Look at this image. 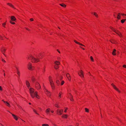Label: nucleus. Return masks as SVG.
<instances>
[{
	"instance_id": "49530a36",
	"label": "nucleus",
	"mask_w": 126,
	"mask_h": 126,
	"mask_svg": "<svg viewBox=\"0 0 126 126\" xmlns=\"http://www.w3.org/2000/svg\"><path fill=\"white\" fill-rule=\"evenodd\" d=\"M2 60L3 62H6L5 61V60H3V59H2Z\"/></svg>"
},
{
	"instance_id": "39448f33",
	"label": "nucleus",
	"mask_w": 126,
	"mask_h": 126,
	"mask_svg": "<svg viewBox=\"0 0 126 126\" xmlns=\"http://www.w3.org/2000/svg\"><path fill=\"white\" fill-rule=\"evenodd\" d=\"M35 86L36 88L38 89H39L41 88V86L39 84L36 82L35 84Z\"/></svg>"
},
{
	"instance_id": "bb28decb",
	"label": "nucleus",
	"mask_w": 126,
	"mask_h": 126,
	"mask_svg": "<svg viewBox=\"0 0 126 126\" xmlns=\"http://www.w3.org/2000/svg\"><path fill=\"white\" fill-rule=\"evenodd\" d=\"M126 20V19H123L121 20V22L122 23H123L125 22Z\"/></svg>"
},
{
	"instance_id": "de8ad7c7",
	"label": "nucleus",
	"mask_w": 126,
	"mask_h": 126,
	"mask_svg": "<svg viewBox=\"0 0 126 126\" xmlns=\"http://www.w3.org/2000/svg\"><path fill=\"white\" fill-rule=\"evenodd\" d=\"M30 20L31 21H33V19L32 18H31L30 19Z\"/></svg>"
},
{
	"instance_id": "1a4fd4ad",
	"label": "nucleus",
	"mask_w": 126,
	"mask_h": 126,
	"mask_svg": "<svg viewBox=\"0 0 126 126\" xmlns=\"http://www.w3.org/2000/svg\"><path fill=\"white\" fill-rule=\"evenodd\" d=\"M66 76L68 80H70L71 79V77L70 74L69 73H67L66 74Z\"/></svg>"
},
{
	"instance_id": "e2e57ef3",
	"label": "nucleus",
	"mask_w": 126,
	"mask_h": 126,
	"mask_svg": "<svg viewBox=\"0 0 126 126\" xmlns=\"http://www.w3.org/2000/svg\"><path fill=\"white\" fill-rule=\"evenodd\" d=\"M29 104H31V103H29Z\"/></svg>"
},
{
	"instance_id": "4c0bfd02",
	"label": "nucleus",
	"mask_w": 126,
	"mask_h": 126,
	"mask_svg": "<svg viewBox=\"0 0 126 126\" xmlns=\"http://www.w3.org/2000/svg\"><path fill=\"white\" fill-rule=\"evenodd\" d=\"M68 109L67 108H66V109L64 110V112H66L67 111V110Z\"/></svg>"
},
{
	"instance_id": "37998d69",
	"label": "nucleus",
	"mask_w": 126,
	"mask_h": 126,
	"mask_svg": "<svg viewBox=\"0 0 126 126\" xmlns=\"http://www.w3.org/2000/svg\"><path fill=\"white\" fill-rule=\"evenodd\" d=\"M2 37L0 35V39L3 40V39H2Z\"/></svg>"
},
{
	"instance_id": "09e8293b",
	"label": "nucleus",
	"mask_w": 126,
	"mask_h": 126,
	"mask_svg": "<svg viewBox=\"0 0 126 126\" xmlns=\"http://www.w3.org/2000/svg\"><path fill=\"white\" fill-rule=\"evenodd\" d=\"M45 68H44L43 70V72H44V71H45Z\"/></svg>"
},
{
	"instance_id": "f03ea898",
	"label": "nucleus",
	"mask_w": 126,
	"mask_h": 126,
	"mask_svg": "<svg viewBox=\"0 0 126 126\" xmlns=\"http://www.w3.org/2000/svg\"><path fill=\"white\" fill-rule=\"evenodd\" d=\"M30 57L31 58L32 61V62H37L40 61L39 58H38L37 57L36 58H35L30 55L28 56L27 58L28 59H29Z\"/></svg>"
},
{
	"instance_id": "ddd939ff",
	"label": "nucleus",
	"mask_w": 126,
	"mask_h": 126,
	"mask_svg": "<svg viewBox=\"0 0 126 126\" xmlns=\"http://www.w3.org/2000/svg\"><path fill=\"white\" fill-rule=\"evenodd\" d=\"M13 116V117L16 120H17V117L14 114H12L10 112H9Z\"/></svg>"
},
{
	"instance_id": "ea45409f",
	"label": "nucleus",
	"mask_w": 126,
	"mask_h": 126,
	"mask_svg": "<svg viewBox=\"0 0 126 126\" xmlns=\"http://www.w3.org/2000/svg\"><path fill=\"white\" fill-rule=\"evenodd\" d=\"M6 24L5 23H4L2 24V25L4 27H5L4 25Z\"/></svg>"
},
{
	"instance_id": "4d7b16f0",
	"label": "nucleus",
	"mask_w": 126,
	"mask_h": 126,
	"mask_svg": "<svg viewBox=\"0 0 126 126\" xmlns=\"http://www.w3.org/2000/svg\"><path fill=\"white\" fill-rule=\"evenodd\" d=\"M80 47L81 48H82L83 50H84V49H85L84 48H82V47Z\"/></svg>"
},
{
	"instance_id": "20e7f679",
	"label": "nucleus",
	"mask_w": 126,
	"mask_h": 126,
	"mask_svg": "<svg viewBox=\"0 0 126 126\" xmlns=\"http://www.w3.org/2000/svg\"><path fill=\"white\" fill-rule=\"evenodd\" d=\"M57 114L59 115H61L62 114L63 112V109L59 110L58 109L57 111Z\"/></svg>"
},
{
	"instance_id": "dca6fc26",
	"label": "nucleus",
	"mask_w": 126,
	"mask_h": 126,
	"mask_svg": "<svg viewBox=\"0 0 126 126\" xmlns=\"http://www.w3.org/2000/svg\"><path fill=\"white\" fill-rule=\"evenodd\" d=\"M26 85H27V87H28L29 88V87L30 86V84L29 82L28 81H26Z\"/></svg>"
},
{
	"instance_id": "58836bf2",
	"label": "nucleus",
	"mask_w": 126,
	"mask_h": 126,
	"mask_svg": "<svg viewBox=\"0 0 126 126\" xmlns=\"http://www.w3.org/2000/svg\"><path fill=\"white\" fill-rule=\"evenodd\" d=\"M64 83V81L63 80L62 81L61 84L62 85H63Z\"/></svg>"
},
{
	"instance_id": "6e6552de",
	"label": "nucleus",
	"mask_w": 126,
	"mask_h": 126,
	"mask_svg": "<svg viewBox=\"0 0 126 126\" xmlns=\"http://www.w3.org/2000/svg\"><path fill=\"white\" fill-rule=\"evenodd\" d=\"M78 74L81 77H84L83 72L82 70H80V73H78Z\"/></svg>"
},
{
	"instance_id": "b1692460",
	"label": "nucleus",
	"mask_w": 126,
	"mask_h": 126,
	"mask_svg": "<svg viewBox=\"0 0 126 126\" xmlns=\"http://www.w3.org/2000/svg\"><path fill=\"white\" fill-rule=\"evenodd\" d=\"M120 13H119L117 15V18L118 19H120Z\"/></svg>"
},
{
	"instance_id": "c03bdc74",
	"label": "nucleus",
	"mask_w": 126,
	"mask_h": 126,
	"mask_svg": "<svg viewBox=\"0 0 126 126\" xmlns=\"http://www.w3.org/2000/svg\"><path fill=\"white\" fill-rule=\"evenodd\" d=\"M123 67H124L125 68H126V65H123Z\"/></svg>"
},
{
	"instance_id": "412c9836",
	"label": "nucleus",
	"mask_w": 126,
	"mask_h": 126,
	"mask_svg": "<svg viewBox=\"0 0 126 126\" xmlns=\"http://www.w3.org/2000/svg\"><path fill=\"white\" fill-rule=\"evenodd\" d=\"M116 51V50L115 49H114L113 50L112 52V54L114 55H116V54L115 53V52Z\"/></svg>"
},
{
	"instance_id": "aec40b11",
	"label": "nucleus",
	"mask_w": 126,
	"mask_h": 126,
	"mask_svg": "<svg viewBox=\"0 0 126 126\" xmlns=\"http://www.w3.org/2000/svg\"><path fill=\"white\" fill-rule=\"evenodd\" d=\"M55 63L56 64V65H58L60 64V63L57 61L55 62Z\"/></svg>"
},
{
	"instance_id": "f3484780",
	"label": "nucleus",
	"mask_w": 126,
	"mask_h": 126,
	"mask_svg": "<svg viewBox=\"0 0 126 126\" xmlns=\"http://www.w3.org/2000/svg\"><path fill=\"white\" fill-rule=\"evenodd\" d=\"M92 14H93L95 16H96V17H98V15L97 14V13L96 12H94V13L92 12Z\"/></svg>"
},
{
	"instance_id": "4468645a",
	"label": "nucleus",
	"mask_w": 126,
	"mask_h": 126,
	"mask_svg": "<svg viewBox=\"0 0 126 126\" xmlns=\"http://www.w3.org/2000/svg\"><path fill=\"white\" fill-rule=\"evenodd\" d=\"M6 50V49H3V48H2L1 49V50L2 53H3V54L5 56H6L5 55V54L4 53V52Z\"/></svg>"
},
{
	"instance_id": "c85d7f7f",
	"label": "nucleus",
	"mask_w": 126,
	"mask_h": 126,
	"mask_svg": "<svg viewBox=\"0 0 126 126\" xmlns=\"http://www.w3.org/2000/svg\"><path fill=\"white\" fill-rule=\"evenodd\" d=\"M56 83L58 84V85L59 84V81L58 80H57L56 81Z\"/></svg>"
},
{
	"instance_id": "a878e982",
	"label": "nucleus",
	"mask_w": 126,
	"mask_h": 126,
	"mask_svg": "<svg viewBox=\"0 0 126 126\" xmlns=\"http://www.w3.org/2000/svg\"><path fill=\"white\" fill-rule=\"evenodd\" d=\"M50 110V109L49 108H48L46 110V112L48 113V112H49Z\"/></svg>"
},
{
	"instance_id": "9b49d317",
	"label": "nucleus",
	"mask_w": 126,
	"mask_h": 126,
	"mask_svg": "<svg viewBox=\"0 0 126 126\" xmlns=\"http://www.w3.org/2000/svg\"><path fill=\"white\" fill-rule=\"evenodd\" d=\"M114 32H115L119 36L121 37L122 35L121 33L119 32L118 31H116L115 30L114 31Z\"/></svg>"
},
{
	"instance_id": "a19ab883",
	"label": "nucleus",
	"mask_w": 126,
	"mask_h": 126,
	"mask_svg": "<svg viewBox=\"0 0 126 126\" xmlns=\"http://www.w3.org/2000/svg\"><path fill=\"white\" fill-rule=\"evenodd\" d=\"M110 28L113 31H114L115 30L112 27H111Z\"/></svg>"
},
{
	"instance_id": "79ce46f5",
	"label": "nucleus",
	"mask_w": 126,
	"mask_h": 126,
	"mask_svg": "<svg viewBox=\"0 0 126 126\" xmlns=\"http://www.w3.org/2000/svg\"><path fill=\"white\" fill-rule=\"evenodd\" d=\"M63 79V77L62 76H61L60 77V80H61Z\"/></svg>"
},
{
	"instance_id": "7ed1b4c3",
	"label": "nucleus",
	"mask_w": 126,
	"mask_h": 126,
	"mask_svg": "<svg viewBox=\"0 0 126 126\" xmlns=\"http://www.w3.org/2000/svg\"><path fill=\"white\" fill-rule=\"evenodd\" d=\"M49 80L52 89H54L55 88V86L54 83L52 80L51 79V77L49 76Z\"/></svg>"
},
{
	"instance_id": "5fc2aeb1",
	"label": "nucleus",
	"mask_w": 126,
	"mask_h": 126,
	"mask_svg": "<svg viewBox=\"0 0 126 126\" xmlns=\"http://www.w3.org/2000/svg\"><path fill=\"white\" fill-rule=\"evenodd\" d=\"M57 50L58 51V52L59 53H60V52L58 50V49H57Z\"/></svg>"
},
{
	"instance_id": "0eeeda50",
	"label": "nucleus",
	"mask_w": 126,
	"mask_h": 126,
	"mask_svg": "<svg viewBox=\"0 0 126 126\" xmlns=\"http://www.w3.org/2000/svg\"><path fill=\"white\" fill-rule=\"evenodd\" d=\"M111 85L113 87L114 89H115V90H116L119 93L120 92V91L114 85L113 83H112L111 84Z\"/></svg>"
},
{
	"instance_id": "a211bd4d",
	"label": "nucleus",
	"mask_w": 126,
	"mask_h": 126,
	"mask_svg": "<svg viewBox=\"0 0 126 126\" xmlns=\"http://www.w3.org/2000/svg\"><path fill=\"white\" fill-rule=\"evenodd\" d=\"M68 117V115L67 114H64L62 116V117L64 118H66Z\"/></svg>"
},
{
	"instance_id": "13d9d810",
	"label": "nucleus",
	"mask_w": 126,
	"mask_h": 126,
	"mask_svg": "<svg viewBox=\"0 0 126 126\" xmlns=\"http://www.w3.org/2000/svg\"><path fill=\"white\" fill-rule=\"evenodd\" d=\"M37 97H38V98H39V95H37Z\"/></svg>"
},
{
	"instance_id": "680f3d73",
	"label": "nucleus",
	"mask_w": 126,
	"mask_h": 126,
	"mask_svg": "<svg viewBox=\"0 0 126 126\" xmlns=\"http://www.w3.org/2000/svg\"><path fill=\"white\" fill-rule=\"evenodd\" d=\"M4 76H5V73H4Z\"/></svg>"
},
{
	"instance_id": "4be33fe9",
	"label": "nucleus",
	"mask_w": 126,
	"mask_h": 126,
	"mask_svg": "<svg viewBox=\"0 0 126 126\" xmlns=\"http://www.w3.org/2000/svg\"><path fill=\"white\" fill-rule=\"evenodd\" d=\"M60 5L64 7H65L66 6V5L63 3L60 4Z\"/></svg>"
},
{
	"instance_id": "393cba45",
	"label": "nucleus",
	"mask_w": 126,
	"mask_h": 126,
	"mask_svg": "<svg viewBox=\"0 0 126 126\" xmlns=\"http://www.w3.org/2000/svg\"><path fill=\"white\" fill-rule=\"evenodd\" d=\"M16 68L17 70V73L18 75H19V76L20 72L18 70V69L17 67H16Z\"/></svg>"
},
{
	"instance_id": "a18cd8bd",
	"label": "nucleus",
	"mask_w": 126,
	"mask_h": 126,
	"mask_svg": "<svg viewBox=\"0 0 126 126\" xmlns=\"http://www.w3.org/2000/svg\"><path fill=\"white\" fill-rule=\"evenodd\" d=\"M25 29L29 31H30V30L28 28H25Z\"/></svg>"
},
{
	"instance_id": "338daca9",
	"label": "nucleus",
	"mask_w": 126,
	"mask_h": 126,
	"mask_svg": "<svg viewBox=\"0 0 126 126\" xmlns=\"http://www.w3.org/2000/svg\"><path fill=\"white\" fill-rule=\"evenodd\" d=\"M58 28H59V29H60V28H59V27H58Z\"/></svg>"
},
{
	"instance_id": "bf43d9fd",
	"label": "nucleus",
	"mask_w": 126,
	"mask_h": 126,
	"mask_svg": "<svg viewBox=\"0 0 126 126\" xmlns=\"http://www.w3.org/2000/svg\"><path fill=\"white\" fill-rule=\"evenodd\" d=\"M51 112L52 113H53L54 112V111H51Z\"/></svg>"
},
{
	"instance_id": "052dcab7",
	"label": "nucleus",
	"mask_w": 126,
	"mask_h": 126,
	"mask_svg": "<svg viewBox=\"0 0 126 126\" xmlns=\"http://www.w3.org/2000/svg\"><path fill=\"white\" fill-rule=\"evenodd\" d=\"M40 55V56H41V53L40 54H39V56H39Z\"/></svg>"
},
{
	"instance_id": "f704fd0d",
	"label": "nucleus",
	"mask_w": 126,
	"mask_h": 126,
	"mask_svg": "<svg viewBox=\"0 0 126 126\" xmlns=\"http://www.w3.org/2000/svg\"><path fill=\"white\" fill-rule=\"evenodd\" d=\"M4 102L7 105H8V104H9V103L7 101H4Z\"/></svg>"
},
{
	"instance_id": "f257e3e1",
	"label": "nucleus",
	"mask_w": 126,
	"mask_h": 126,
	"mask_svg": "<svg viewBox=\"0 0 126 126\" xmlns=\"http://www.w3.org/2000/svg\"><path fill=\"white\" fill-rule=\"evenodd\" d=\"M30 93L31 96L33 98L35 96L37 98V93L36 92H34V89L32 88H31L29 89Z\"/></svg>"
},
{
	"instance_id": "2f4dec72",
	"label": "nucleus",
	"mask_w": 126,
	"mask_h": 126,
	"mask_svg": "<svg viewBox=\"0 0 126 126\" xmlns=\"http://www.w3.org/2000/svg\"><path fill=\"white\" fill-rule=\"evenodd\" d=\"M90 59L93 62L94 61V59L92 56H91L90 57Z\"/></svg>"
},
{
	"instance_id": "8fccbe9b",
	"label": "nucleus",
	"mask_w": 126,
	"mask_h": 126,
	"mask_svg": "<svg viewBox=\"0 0 126 126\" xmlns=\"http://www.w3.org/2000/svg\"><path fill=\"white\" fill-rule=\"evenodd\" d=\"M55 106L56 107H58V105L56 104H55Z\"/></svg>"
},
{
	"instance_id": "f8f14e48",
	"label": "nucleus",
	"mask_w": 126,
	"mask_h": 126,
	"mask_svg": "<svg viewBox=\"0 0 126 126\" xmlns=\"http://www.w3.org/2000/svg\"><path fill=\"white\" fill-rule=\"evenodd\" d=\"M11 20L13 21H14L16 19V18L15 17L13 16H11Z\"/></svg>"
},
{
	"instance_id": "5701e85b",
	"label": "nucleus",
	"mask_w": 126,
	"mask_h": 126,
	"mask_svg": "<svg viewBox=\"0 0 126 126\" xmlns=\"http://www.w3.org/2000/svg\"><path fill=\"white\" fill-rule=\"evenodd\" d=\"M7 4L9 5L10 6L12 7L13 8H14V9H15V8L14 6L13 5H12V4L8 3Z\"/></svg>"
},
{
	"instance_id": "2eb2a0df",
	"label": "nucleus",
	"mask_w": 126,
	"mask_h": 126,
	"mask_svg": "<svg viewBox=\"0 0 126 126\" xmlns=\"http://www.w3.org/2000/svg\"><path fill=\"white\" fill-rule=\"evenodd\" d=\"M74 41L77 44H78L80 45H81V46H85L84 45H83L82 44H81V43H80L79 42H77V41L76 40H74Z\"/></svg>"
},
{
	"instance_id": "864d4df0",
	"label": "nucleus",
	"mask_w": 126,
	"mask_h": 126,
	"mask_svg": "<svg viewBox=\"0 0 126 126\" xmlns=\"http://www.w3.org/2000/svg\"><path fill=\"white\" fill-rule=\"evenodd\" d=\"M7 106H8L9 107H10V105L9 104H8V105H7Z\"/></svg>"
},
{
	"instance_id": "c9c22d12",
	"label": "nucleus",
	"mask_w": 126,
	"mask_h": 126,
	"mask_svg": "<svg viewBox=\"0 0 126 126\" xmlns=\"http://www.w3.org/2000/svg\"><path fill=\"white\" fill-rule=\"evenodd\" d=\"M33 111L35 112V113L36 114H38V115H39V114L37 113V112H36V110H34V109H33Z\"/></svg>"
},
{
	"instance_id": "72a5a7b5",
	"label": "nucleus",
	"mask_w": 126,
	"mask_h": 126,
	"mask_svg": "<svg viewBox=\"0 0 126 126\" xmlns=\"http://www.w3.org/2000/svg\"><path fill=\"white\" fill-rule=\"evenodd\" d=\"M9 22H10V23L12 24H15V23L14 22H12L11 20H10Z\"/></svg>"
},
{
	"instance_id": "0e129e2a",
	"label": "nucleus",
	"mask_w": 126,
	"mask_h": 126,
	"mask_svg": "<svg viewBox=\"0 0 126 126\" xmlns=\"http://www.w3.org/2000/svg\"><path fill=\"white\" fill-rule=\"evenodd\" d=\"M114 16H115V15H114Z\"/></svg>"
},
{
	"instance_id": "7c9ffc66",
	"label": "nucleus",
	"mask_w": 126,
	"mask_h": 126,
	"mask_svg": "<svg viewBox=\"0 0 126 126\" xmlns=\"http://www.w3.org/2000/svg\"><path fill=\"white\" fill-rule=\"evenodd\" d=\"M85 111L86 112H89V110H88V109L87 108H85Z\"/></svg>"
},
{
	"instance_id": "9d476101",
	"label": "nucleus",
	"mask_w": 126,
	"mask_h": 126,
	"mask_svg": "<svg viewBox=\"0 0 126 126\" xmlns=\"http://www.w3.org/2000/svg\"><path fill=\"white\" fill-rule=\"evenodd\" d=\"M45 91L46 92V93L48 95L50 96L51 95L50 92L48 91L46 89H45Z\"/></svg>"
},
{
	"instance_id": "c756f323",
	"label": "nucleus",
	"mask_w": 126,
	"mask_h": 126,
	"mask_svg": "<svg viewBox=\"0 0 126 126\" xmlns=\"http://www.w3.org/2000/svg\"><path fill=\"white\" fill-rule=\"evenodd\" d=\"M42 126H49V125L48 124H44L42 125Z\"/></svg>"
},
{
	"instance_id": "cd10ccee",
	"label": "nucleus",
	"mask_w": 126,
	"mask_h": 126,
	"mask_svg": "<svg viewBox=\"0 0 126 126\" xmlns=\"http://www.w3.org/2000/svg\"><path fill=\"white\" fill-rule=\"evenodd\" d=\"M59 67V66H58V65H55L54 66V68L56 69H58Z\"/></svg>"
},
{
	"instance_id": "6e6d98bb",
	"label": "nucleus",
	"mask_w": 126,
	"mask_h": 126,
	"mask_svg": "<svg viewBox=\"0 0 126 126\" xmlns=\"http://www.w3.org/2000/svg\"><path fill=\"white\" fill-rule=\"evenodd\" d=\"M110 42L111 43H114V41H110Z\"/></svg>"
},
{
	"instance_id": "3c124183",
	"label": "nucleus",
	"mask_w": 126,
	"mask_h": 126,
	"mask_svg": "<svg viewBox=\"0 0 126 126\" xmlns=\"http://www.w3.org/2000/svg\"><path fill=\"white\" fill-rule=\"evenodd\" d=\"M121 14L122 16L125 15V14L124 13H122Z\"/></svg>"
},
{
	"instance_id": "e433bc0d",
	"label": "nucleus",
	"mask_w": 126,
	"mask_h": 126,
	"mask_svg": "<svg viewBox=\"0 0 126 126\" xmlns=\"http://www.w3.org/2000/svg\"><path fill=\"white\" fill-rule=\"evenodd\" d=\"M61 93H62V92H60V93H59V97H60V98H61Z\"/></svg>"
},
{
	"instance_id": "473e14b6",
	"label": "nucleus",
	"mask_w": 126,
	"mask_h": 126,
	"mask_svg": "<svg viewBox=\"0 0 126 126\" xmlns=\"http://www.w3.org/2000/svg\"><path fill=\"white\" fill-rule=\"evenodd\" d=\"M35 79V78L33 77L32 78V80L33 82H34V81Z\"/></svg>"
},
{
	"instance_id": "69168bd1",
	"label": "nucleus",
	"mask_w": 126,
	"mask_h": 126,
	"mask_svg": "<svg viewBox=\"0 0 126 126\" xmlns=\"http://www.w3.org/2000/svg\"><path fill=\"white\" fill-rule=\"evenodd\" d=\"M2 101H3L4 102V101H4L3 100H2Z\"/></svg>"
},
{
	"instance_id": "603ef678",
	"label": "nucleus",
	"mask_w": 126,
	"mask_h": 126,
	"mask_svg": "<svg viewBox=\"0 0 126 126\" xmlns=\"http://www.w3.org/2000/svg\"><path fill=\"white\" fill-rule=\"evenodd\" d=\"M2 89L1 87V86H0V90H2Z\"/></svg>"
},
{
	"instance_id": "423d86ee",
	"label": "nucleus",
	"mask_w": 126,
	"mask_h": 126,
	"mask_svg": "<svg viewBox=\"0 0 126 126\" xmlns=\"http://www.w3.org/2000/svg\"><path fill=\"white\" fill-rule=\"evenodd\" d=\"M28 69L30 70H32V64L30 63H29L28 64Z\"/></svg>"
},
{
	"instance_id": "774afa93",
	"label": "nucleus",
	"mask_w": 126,
	"mask_h": 126,
	"mask_svg": "<svg viewBox=\"0 0 126 126\" xmlns=\"http://www.w3.org/2000/svg\"><path fill=\"white\" fill-rule=\"evenodd\" d=\"M90 126H93V125H91Z\"/></svg>"
},
{
	"instance_id": "6ab92c4d",
	"label": "nucleus",
	"mask_w": 126,
	"mask_h": 126,
	"mask_svg": "<svg viewBox=\"0 0 126 126\" xmlns=\"http://www.w3.org/2000/svg\"><path fill=\"white\" fill-rule=\"evenodd\" d=\"M69 94L70 95V99L71 101H72L73 100V96L70 93Z\"/></svg>"
}]
</instances>
